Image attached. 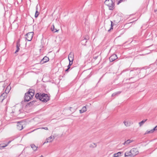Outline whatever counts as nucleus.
I'll list each match as a JSON object with an SVG mask.
<instances>
[{
    "instance_id": "obj_36",
    "label": "nucleus",
    "mask_w": 157,
    "mask_h": 157,
    "mask_svg": "<svg viewBox=\"0 0 157 157\" xmlns=\"http://www.w3.org/2000/svg\"><path fill=\"white\" fill-rule=\"evenodd\" d=\"M70 66H69V65H68V66H67V67H68V68H68V69H69L70 68Z\"/></svg>"
},
{
    "instance_id": "obj_14",
    "label": "nucleus",
    "mask_w": 157,
    "mask_h": 157,
    "mask_svg": "<svg viewBox=\"0 0 157 157\" xmlns=\"http://www.w3.org/2000/svg\"><path fill=\"white\" fill-rule=\"evenodd\" d=\"M51 30L54 33L57 32L59 30H57L56 29H55L54 25L53 24L52 26Z\"/></svg>"
},
{
    "instance_id": "obj_21",
    "label": "nucleus",
    "mask_w": 157,
    "mask_h": 157,
    "mask_svg": "<svg viewBox=\"0 0 157 157\" xmlns=\"http://www.w3.org/2000/svg\"><path fill=\"white\" fill-rule=\"evenodd\" d=\"M147 119H145L142 121H141L139 123V124L140 127L142 125L144 124L147 121Z\"/></svg>"
},
{
    "instance_id": "obj_8",
    "label": "nucleus",
    "mask_w": 157,
    "mask_h": 157,
    "mask_svg": "<svg viewBox=\"0 0 157 157\" xmlns=\"http://www.w3.org/2000/svg\"><path fill=\"white\" fill-rule=\"evenodd\" d=\"M117 58V56L115 54L113 55L109 58V59L110 62H112L113 61L115 60Z\"/></svg>"
},
{
    "instance_id": "obj_24",
    "label": "nucleus",
    "mask_w": 157,
    "mask_h": 157,
    "mask_svg": "<svg viewBox=\"0 0 157 157\" xmlns=\"http://www.w3.org/2000/svg\"><path fill=\"white\" fill-rule=\"evenodd\" d=\"M121 93V92L120 91L117 92H116L112 94V96L113 97L116 95H117L120 94Z\"/></svg>"
},
{
    "instance_id": "obj_33",
    "label": "nucleus",
    "mask_w": 157,
    "mask_h": 157,
    "mask_svg": "<svg viewBox=\"0 0 157 157\" xmlns=\"http://www.w3.org/2000/svg\"><path fill=\"white\" fill-rule=\"evenodd\" d=\"M154 128L155 129V130H157V125Z\"/></svg>"
},
{
    "instance_id": "obj_18",
    "label": "nucleus",
    "mask_w": 157,
    "mask_h": 157,
    "mask_svg": "<svg viewBox=\"0 0 157 157\" xmlns=\"http://www.w3.org/2000/svg\"><path fill=\"white\" fill-rule=\"evenodd\" d=\"M23 128V125L19 123H18V125L17 126V128L20 130H21Z\"/></svg>"
},
{
    "instance_id": "obj_19",
    "label": "nucleus",
    "mask_w": 157,
    "mask_h": 157,
    "mask_svg": "<svg viewBox=\"0 0 157 157\" xmlns=\"http://www.w3.org/2000/svg\"><path fill=\"white\" fill-rule=\"evenodd\" d=\"M31 147L34 151H36L37 148H38L34 144H31Z\"/></svg>"
},
{
    "instance_id": "obj_35",
    "label": "nucleus",
    "mask_w": 157,
    "mask_h": 157,
    "mask_svg": "<svg viewBox=\"0 0 157 157\" xmlns=\"http://www.w3.org/2000/svg\"><path fill=\"white\" fill-rule=\"evenodd\" d=\"M151 130H152V133L153 132H154V131L155 130V129H154V128L153 129Z\"/></svg>"
},
{
    "instance_id": "obj_22",
    "label": "nucleus",
    "mask_w": 157,
    "mask_h": 157,
    "mask_svg": "<svg viewBox=\"0 0 157 157\" xmlns=\"http://www.w3.org/2000/svg\"><path fill=\"white\" fill-rule=\"evenodd\" d=\"M20 46V45L18 43L17 44V45H16L17 49L15 52V53H16L17 52H18L19 51V49H20L19 47Z\"/></svg>"
},
{
    "instance_id": "obj_16",
    "label": "nucleus",
    "mask_w": 157,
    "mask_h": 157,
    "mask_svg": "<svg viewBox=\"0 0 157 157\" xmlns=\"http://www.w3.org/2000/svg\"><path fill=\"white\" fill-rule=\"evenodd\" d=\"M86 106H83L81 109L79 111L80 113H82L86 112Z\"/></svg>"
},
{
    "instance_id": "obj_29",
    "label": "nucleus",
    "mask_w": 157,
    "mask_h": 157,
    "mask_svg": "<svg viewBox=\"0 0 157 157\" xmlns=\"http://www.w3.org/2000/svg\"><path fill=\"white\" fill-rule=\"evenodd\" d=\"M123 0H117V4H119Z\"/></svg>"
},
{
    "instance_id": "obj_15",
    "label": "nucleus",
    "mask_w": 157,
    "mask_h": 157,
    "mask_svg": "<svg viewBox=\"0 0 157 157\" xmlns=\"http://www.w3.org/2000/svg\"><path fill=\"white\" fill-rule=\"evenodd\" d=\"M132 141L130 140H128L127 141H125L124 143L123 144L126 146H127L130 143L132 142Z\"/></svg>"
},
{
    "instance_id": "obj_27",
    "label": "nucleus",
    "mask_w": 157,
    "mask_h": 157,
    "mask_svg": "<svg viewBox=\"0 0 157 157\" xmlns=\"http://www.w3.org/2000/svg\"><path fill=\"white\" fill-rule=\"evenodd\" d=\"M39 15V13L38 12V11L37 10L36 11V13L35 15V17H38Z\"/></svg>"
},
{
    "instance_id": "obj_28",
    "label": "nucleus",
    "mask_w": 157,
    "mask_h": 157,
    "mask_svg": "<svg viewBox=\"0 0 157 157\" xmlns=\"http://www.w3.org/2000/svg\"><path fill=\"white\" fill-rule=\"evenodd\" d=\"M111 27L110 28V29H109L108 30V31L109 32L111 29H113V22L112 21H111Z\"/></svg>"
},
{
    "instance_id": "obj_3",
    "label": "nucleus",
    "mask_w": 157,
    "mask_h": 157,
    "mask_svg": "<svg viewBox=\"0 0 157 157\" xmlns=\"http://www.w3.org/2000/svg\"><path fill=\"white\" fill-rule=\"evenodd\" d=\"M114 0H106L105 4L107 6L110 10H113L114 8Z\"/></svg>"
},
{
    "instance_id": "obj_13",
    "label": "nucleus",
    "mask_w": 157,
    "mask_h": 157,
    "mask_svg": "<svg viewBox=\"0 0 157 157\" xmlns=\"http://www.w3.org/2000/svg\"><path fill=\"white\" fill-rule=\"evenodd\" d=\"M89 39V37L88 36H86L84 37V39L83 40V41H85V43L82 42V45H85L86 44V43L87 42V40Z\"/></svg>"
},
{
    "instance_id": "obj_38",
    "label": "nucleus",
    "mask_w": 157,
    "mask_h": 157,
    "mask_svg": "<svg viewBox=\"0 0 157 157\" xmlns=\"http://www.w3.org/2000/svg\"><path fill=\"white\" fill-rule=\"evenodd\" d=\"M98 57V56H96L94 58L95 59H97V58Z\"/></svg>"
},
{
    "instance_id": "obj_30",
    "label": "nucleus",
    "mask_w": 157,
    "mask_h": 157,
    "mask_svg": "<svg viewBox=\"0 0 157 157\" xmlns=\"http://www.w3.org/2000/svg\"><path fill=\"white\" fill-rule=\"evenodd\" d=\"M69 60V66H71L72 64L73 61H72L71 60Z\"/></svg>"
},
{
    "instance_id": "obj_39",
    "label": "nucleus",
    "mask_w": 157,
    "mask_h": 157,
    "mask_svg": "<svg viewBox=\"0 0 157 157\" xmlns=\"http://www.w3.org/2000/svg\"><path fill=\"white\" fill-rule=\"evenodd\" d=\"M85 41H83V40H82V42H83V43H85Z\"/></svg>"
},
{
    "instance_id": "obj_12",
    "label": "nucleus",
    "mask_w": 157,
    "mask_h": 157,
    "mask_svg": "<svg viewBox=\"0 0 157 157\" xmlns=\"http://www.w3.org/2000/svg\"><path fill=\"white\" fill-rule=\"evenodd\" d=\"M124 155V157H132L130 151L126 152L125 153Z\"/></svg>"
},
{
    "instance_id": "obj_7",
    "label": "nucleus",
    "mask_w": 157,
    "mask_h": 157,
    "mask_svg": "<svg viewBox=\"0 0 157 157\" xmlns=\"http://www.w3.org/2000/svg\"><path fill=\"white\" fill-rule=\"evenodd\" d=\"M123 123L126 127L130 126L132 124V122L128 120H125Z\"/></svg>"
},
{
    "instance_id": "obj_1",
    "label": "nucleus",
    "mask_w": 157,
    "mask_h": 157,
    "mask_svg": "<svg viewBox=\"0 0 157 157\" xmlns=\"http://www.w3.org/2000/svg\"><path fill=\"white\" fill-rule=\"evenodd\" d=\"M35 97L37 99H39L44 102H47L50 99V97L47 94H39L37 93L36 94Z\"/></svg>"
},
{
    "instance_id": "obj_32",
    "label": "nucleus",
    "mask_w": 157,
    "mask_h": 157,
    "mask_svg": "<svg viewBox=\"0 0 157 157\" xmlns=\"http://www.w3.org/2000/svg\"><path fill=\"white\" fill-rule=\"evenodd\" d=\"M43 128V129H45V130H48V128H47V127H44V128Z\"/></svg>"
},
{
    "instance_id": "obj_25",
    "label": "nucleus",
    "mask_w": 157,
    "mask_h": 157,
    "mask_svg": "<svg viewBox=\"0 0 157 157\" xmlns=\"http://www.w3.org/2000/svg\"><path fill=\"white\" fill-rule=\"evenodd\" d=\"M96 146H97V145L96 144H95L94 143H93L90 145V147H96Z\"/></svg>"
},
{
    "instance_id": "obj_37",
    "label": "nucleus",
    "mask_w": 157,
    "mask_h": 157,
    "mask_svg": "<svg viewBox=\"0 0 157 157\" xmlns=\"http://www.w3.org/2000/svg\"><path fill=\"white\" fill-rule=\"evenodd\" d=\"M69 69H68V68L66 70H65V71L67 72L68 71V70Z\"/></svg>"
},
{
    "instance_id": "obj_2",
    "label": "nucleus",
    "mask_w": 157,
    "mask_h": 157,
    "mask_svg": "<svg viewBox=\"0 0 157 157\" xmlns=\"http://www.w3.org/2000/svg\"><path fill=\"white\" fill-rule=\"evenodd\" d=\"M34 95V91L31 89L29 90L28 92L25 93L24 97L25 101H28L33 97Z\"/></svg>"
},
{
    "instance_id": "obj_4",
    "label": "nucleus",
    "mask_w": 157,
    "mask_h": 157,
    "mask_svg": "<svg viewBox=\"0 0 157 157\" xmlns=\"http://www.w3.org/2000/svg\"><path fill=\"white\" fill-rule=\"evenodd\" d=\"M33 34V32H31L28 33L25 35V38L26 40L30 41L32 40Z\"/></svg>"
},
{
    "instance_id": "obj_23",
    "label": "nucleus",
    "mask_w": 157,
    "mask_h": 157,
    "mask_svg": "<svg viewBox=\"0 0 157 157\" xmlns=\"http://www.w3.org/2000/svg\"><path fill=\"white\" fill-rule=\"evenodd\" d=\"M10 142V141H9L8 142V144L5 145H2V144H0V149H1L2 148H4L5 147H6V146H7L8 145V144Z\"/></svg>"
},
{
    "instance_id": "obj_9",
    "label": "nucleus",
    "mask_w": 157,
    "mask_h": 157,
    "mask_svg": "<svg viewBox=\"0 0 157 157\" xmlns=\"http://www.w3.org/2000/svg\"><path fill=\"white\" fill-rule=\"evenodd\" d=\"M49 60V58L47 56L44 57L41 60L40 63L41 64H43L46 63Z\"/></svg>"
},
{
    "instance_id": "obj_17",
    "label": "nucleus",
    "mask_w": 157,
    "mask_h": 157,
    "mask_svg": "<svg viewBox=\"0 0 157 157\" xmlns=\"http://www.w3.org/2000/svg\"><path fill=\"white\" fill-rule=\"evenodd\" d=\"M122 153H123V152H119L117 153H115L113 155V157H117L121 156Z\"/></svg>"
},
{
    "instance_id": "obj_5",
    "label": "nucleus",
    "mask_w": 157,
    "mask_h": 157,
    "mask_svg": "<svg viewBox=\"0 0 157 157\" xmlns=\"http://www.w3.org/2000/svg\"><path fill=\"white\" fill-rule=\"evenodd\" d=\"M131 153L132 157H133L138 154L139 152L138 149L136 148H133L131 151Z\"/></svg>"
},
{
    "instance_id": "obj_11",
    "label": "nucleus",
    "mask_w": 157,
    "mask_h": 157,
    "mask_svg": "<svg viewBox=\"0 0 157 157\" xmlns=\"http://www.w3.org/2000/svg\"><path fill=\"white\" fill-rule=\"evenodd\" d=\"M74 58V53L72 52H70L68 56V59L69 60L73 61Z\"/></svg>"
},
{
    "instance_id": "obj_10",
    "label": "nucleus",
    "mask_w": 157,
    "mask_h": 157,
    "mask_svg": "<svg viewBox=\"0 0 157 157\" xmlns=\"http://www.w3.org/2000/svg\"><path fill=\"white\" fill-rule=\"evenodd\" d=\"M7 97V94L5 93L2 94L0 96V100H1V102H2L3 100L6 98Z\"/></svg>"
},
{
    "instance_id": "obj_6",
    "label": "nucleus",
    "mask_w": 157,
    "mask_h": 157,
    "mask_svg": "<svg viewBox=\"0 0 157 157\" xmlns=\"http://www.w3.org/2000/svg\"><path fill=\"white\" fill-rule=\"evenodd\" d=\"M55 137L54 136H51L46 139V141H45L44 144L46 143H50L52 142L55 139Z\"/></svg>"
},
{
    "instance_id": "obj_34",
    "label": "nucleus",
    "mask_w": 157,
    "mask_h": 157,
    "mask_svg": "<svg viewBox=\"0 0 157 157\" xmlns=\"http://www.w3.org/2000/svg\"><path fill=\"white\" fill-rule=\"evenodd\" d=\"M38 5H37L36 7V11L37 10V11H38Z\"/></svg>"
},
{
    "instance_id": "obj_26",
    "label": "nucleus",
    "mask_w": 157,
    "mask_h": 157,
    "mask_svg": "<svg viewBox=\"0 0 157 157\" xmlns=\"http://www.w3.org/2000/svg\"><path fill=\"white\" fill-rule=\"evenodd\" d=\"M152 133V130H150V131H148V130H147L146 132H145V133H144V134H149V133Z\"/></svg>"
},
{
    "instance_id": "obj_31",
    "label": "nucleus",
    "mask_w": 157,
    "mask_h": 157,
    "mask_svg": "<svg viewBox=\"0 0 157 157\" xmlns=\"http://www.w3.org/2000/svg\"><path fill=\"white\" fill-rule=\"evenodd\" d=\"M33 101H32V102H29V103H28L29 105H32V104H33Z\"/></svg>"
},
{
    "instance_id": "obj_20",
    "label": "nucleus",
    "mask_w": 157,
    "mask_h": 157,
    "mask_svg": "<svg viewBox=\"0 0 157 157\" xmlns=\"http://www.w3.org/2000/svg\"><path fill=\"white\" fill-rule=\"evenodd\" d=\"M11 88L10 86H8L6 88V90H5V93H6L7 94L8 93L11 89Z\"/></svg>"
}]
</instances>
